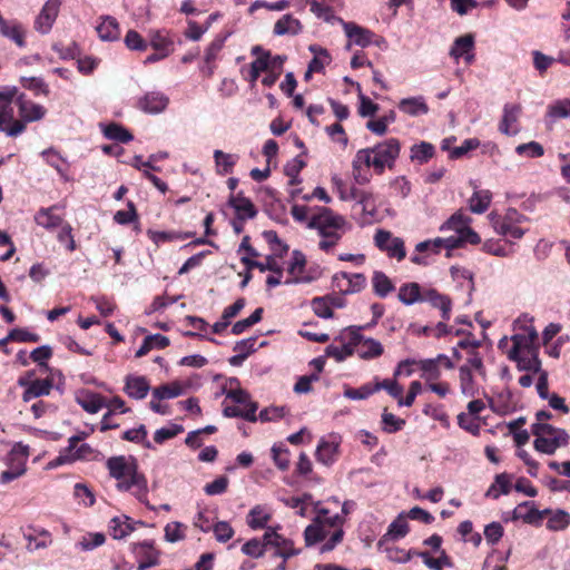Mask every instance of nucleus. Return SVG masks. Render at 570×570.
<instances>
[{"label": "nucleus", "instance_id": "obj_5", "mask_svg": "<svg viewBox=\"0 0 570 570\" xmlns=\"http://www.w3.org/2000/svg\"><path fill=\"white\" fill-rule=\"evenodd\" d=\"M17 88H7L0 91V130L9 137H17L24 131V124L14 118L16 107H18Z\"/></svg>", "mask_w": 570, "mask_h": 570}, {"label": "nucleus", "instance_id": "obj_13", "mask_svg": "<svg viewBox=\"0 0 570 570\" xmlns=\"http://www.w3.org/2000/svg\"><path fill=\"white\" fill-rule=\"evenodd\" d=\"M522 107L519 104H505L503 115L499 124V130L507 136H515L520 132L519 118Z\"/></svg>", "mask_w": 570, "mask_h": 570}, {"label": "nucleus", "instance_id": "obj_10", "mask_svg": "<svg viewBox=\"0 0 570 570\" xmlns=\"http://www.w3.org/2000/svg\"><path fill=\"white\" fill-rule=\"evenodd\" d=\"M116 488L121 492H130L140 503L153 509L147 499L148 481L145 474L139 471V468L134 470L121 483H116Z\"/></svg>", "mask_w": 570, "mask_h": 570}, {"label": "nucleus", "instance_id": "obj_30", "mask_svg": "<svg viewBox=\"0 0 570 570\" xmlns=\"http://www.w3.org/2000/svg\"><path fill=\"white\" fill-rule=\"evenodd\" d=\"M56 209V205L47 208H40L35 215L36 224L49 230L61 226L63 219L61 216L55 214Z\"/></svg>", "mask_w": 570, "mask_h": 570}, {"label": "nucleus", "instance_id": "obj_12", "mask_svg": "<svg viewBox=\"0 0 570 570\" xmlns=\"http://www.w3.org/2000/svg\"><path fill=\"white\" fill-rule=\"evenodd\" d=\"M106 465L110 476L114 478L117 483L125 481L130 473L138 468L136 459L131 456L126 458L124 455L109 458Z\"/></svg>", "mask_w": 570, "mask_h": 570}, {"label": "nucleus", "instance_id": "obj_47", "mask_svg": "<svg viewBox=\"0 0 570 570\" xmlns=\"http://www.w3.org/2000/svg\"><path fill=\"white\" fill-rule=\"evenodd\" d=\"M460 375V389L463 395L472 397L476 394L478 389L475 386L472 372L468 365H462L459 370Z\"/></svg>", "mask_w": 570, "mask_h": 570}, {"label": "nucleus", "instance_id": "obj_59", "mask_svg": "<svg viewBox=\"0 0 570 570\" xmlns=\"http://www.w3.org/2000/svg\"><path fill=\"white\" fill-rule=\"evenodd\" d=\"M375 392L376 389H374V385L371 384H364L358 389H353L350 386L344 387V396L354 401L365 400Z\"/></svg>", "mask_w": 570, "mask_h": 570}, {"label": "nucleus", "instance_id": "obj_31", "mask_svg": "<svg viewBox=\"0 0 570 570\" xmlns=\"http://www.w3.org/2000/svg\"><path fill=\"white\" fill-rule=\"evenodd\" d=\"M96 30L102 41H115L120 37L119 23L111 16L102 17L101 22L97 26Z\"/></svg>", "mask_w": 570, "mask_h": 570}, {"label": "nucleus", "instance_id": "obj_15", "mask_svg": "<svg viewBox=\"0 0 570 570\" xmlns=\"http://www.w3.org/2000/svg\"><path fill=\"white\" fill-rule=\"evenodd\" d=\"M60 4V0H48L45 3L35 22V27L39 32L46 35L51 30L58 17Z\"/></svg>", "mask_w": 570, "mask_h": 570}, {"label": "nucleus", "instance_id": "obj_35", "mask_svg": "<svg viewBox=\"0 0 570 570\" xmlns=\"http://www.w3.org/2000/svg\"><path fill=\"white\" fill-rule=\"evenodd\" d=\"M41 156L49 166L57 170L65 181L69 180V176L67 174L68 163L56 149H46L41 153Z\"/></svg>", "mask_w": 570, "mask_h": 570}, {"label": "nucleus", "instance_id": "obj_25", "mask_svg": "<svg viewBox=\"0 0 570 570\" xmlns=\"http://www.w3.org/2000/svg\"><path fill=\"white\" fill-rule=\"evenodd\" d=\"M228 204L235 209L238 219H252L257 215V210L252 200L243 196L242 193L236 196H230Z\"/></svg>", "mask_w": 570, "mask_h": 570}, {"label": "nucleus", "instance_id": "obj_40", "mask_svg": "<svg viewBox=\"0 0 570 570\" xmlns=\"http://www.w3.org/2000/svg\"><path fill=\"white\" fill-rule=\"evenodd\" d=\"M509 360L517 363L519 371H528L533 373L543 371L541 368V360L539 358V353L520 354L517 356V358Z\"/></svg>", "mask_w": 570, "mask_h": 570}, {"label": "nucleus", "instance_id": "obj_18", "mask_svg": "<svg viewBox=\"0 0 570 570\" xmlns=\"http://www.w3.org/2000/svg\"><path fill=\"white\" fill-rule=\"evenodd\" d=\"M338 448L340 441L336 436L321 439L315 452L316 460L324 465L333 464L336 461Z\"/></svg>", "mask_w": 570, "mask_h": 570}, {"label": "nucleus", "instance_id": "obj_21", "mask_svg": "<svg viewBox=\"0 0 570 570\" xmlns=\"http://www.w3.org/2000/svg\"><path fill=\"white\" fill-rule=\"evenodd\" d=\"M76 402L88 413H98L106 405V399L99 393L82 390L76 394Z\"/></svg>", "mask_w": 570, "mask_h": 570}, {"label": "nucleus", "instance_id": "obj_49", "mask_svg": "<svg viewBox=\"0 0 570 570\" xmlns=\"http://www.w3.org/2000/svg\"><path fill=\"white\" fill-rule=\"evenodd\" d=\"M372 283L374 293L382 298L386 297L395 288L392 281L383 272H375Z\"/></svg>", "mask_w": 570, "mask_h": 570}, {"label": "nucleus", "instance_id": "obj_4", "mask_svg": "<svg viewBox=\"0 0 570 570\" xmlns=\"http://www.w3.org/2000/svg\"><path fill=\"white\" fill-rule=\"evenodd\" d=\"M531 433L535 436L534 449L543 454L552 455L559 448L569 444L570 435L564 429L556 428L549 423H533Z\"/></svg>", "mask_w": 570, "mask_h": 570}, {"label": "nucleus", "instance_id": "obj_54", "mask_svg": "<svg viewBox=\"0 0 570 570\" xmlns=\"http://www.w3.org/2000/svg\"><path fill=\"white\" fill-rule=\"evenodd\" d=\"M183 393L180 384H164L153 390V397L156 400L174 399Z\"/></svg>", "mask_w": 570, "mask_h": 570}, {"label": "nucleus", "instance_id": "obj_52", "mask_svg": "<svg viewBox=\"0 0 570 570\" xmlns=\"http://www.w3.org/2000/svg\"><path fill=\"white\" fill-rule=\"evenodd\" d=\"M570 524V514L564 510H557L551 513L547 522V528L551 531H561Z\"/></svg>", "mask_w": 570, "mask_h": 570}, {"label": "nucleus", "instance_id": "obj_11", "mask_svg": "<svg viewBox=\"0 0 570 570\" xmlns=\"http://www.w3.org/2000/svg\"><path fill=\"white\" fill-rule=\"evenodd\" d=\"M537 338L538 333L534 328H530L527 334L512 335V347L507 353L508 358H517L520 354L539 353Z\"/></svg>", "mask_w": 570, "mask_h": 570}, {"label": "nucleus", "instance_id": "obj_41", "mask_svg": "<svg viewBox=\"0 0 570 570\" xmlns=\"http://www.w3.org/2000/svg\"><path fill=\"white\" fill-rule=\"evenodd\" d=\"M102 132L107 139L122 144L129 142L134 139V136L125 127L116 122L105 125L102 127Z\"/></svg>", "mask_w": 570, "mask_h": 570}, {"label": "nucleus", "instance_id": "obj_44", "mask_svg": "<svg viewBox=\"0 0 570 570\" xmlns=\"http://www.w3.org/2000/svg\"><path fill=\"white\" fill-rule=\"evenodd\" d=\"M340 277L347 281V287L342 289L344 294H353L362 291L365 287L366 278L363 274H348L346 272H342L341 274L335 275L334 279L337 281Z\"/></svg>", "mask_w": 570, "mask_h": 570}, {"label": "nucleus", "instance_id": "obj_64", "mask_svg": "<svg viewBox=\"0 0 570 570\" xmlns=\"http://www.w3.org/2000/svg\"><path fill=\"white\" fill-rule=\"evenodd\" d=\"M242 552L250 558H261L265 553L264 543L258 538H253L245 542Z\"/></svg>", "mask_w": 570, "mask_h": 570}, {"label": "nucleus", "instance_id": "obj_9", "mask_svg": "<svg viewBox=\"0 0 570 570\" xmlns=\"http://www.w3.org/2000/svg\"><path fill=\"white\" fill-rule=\"evenodd\" d=\"M374 244L381 252L386 253L390 258L401 262L406 256L404 240L401 237L393 236L390 230L377 229L374 235Z\"/></svg>", "mask_w": 570, "mask_h": 570}, {"label": "nucleus", "instance_id": "obj_38", "mask_svg": "<svg viewBox=\"0 0 570 570\" xmlns=\"http://www.w3.org/2000/svg\"><path fill=\"white\" fill-rule=\"evenodd\" d=\"M308 49L314 53L313 59L308 63L309 72H322L332 60L328 51L317 45H311Z\"/></svg>", "mask_w": 570, "mask_h": 570}, {"label": "nucleus", "instance_id": "obj_43", "mask_svg": "<svg viewBox=\"0 0 570 570\" xmlns=\"http://www.w3.org/2000/svg\"><path fill=\"white\" fill-rule=\"evenodd\" d=\"M434 154L435 148L431 142L421 141L420 144H415L411 147L410 158L411 160L422 165L433 158Z\"/></svg>", "mask_w": 570, "mask_h": 570}, {"label": "nucleus", "instance_id": "obj_61", "mask_svg": "<svg viewBox=\"0 0 570 570\" xmlns=\"http://www.w3.org/2000/svg\"><path fill=\"white\" fill-rule=\"evenodd\" d=\"M124 41L128 49L135 51H145L148 47L147 41L136 30H129Z\"/></svg>", "mask_w": 570, "mask_h": 570}, {"label": "nucleus", "instance_id": "obj_27", "mask_svg": "<svg viewBox=\"0 0 570 570\" xmlns=\"http://www.w3.org/2000/svg\"><path fill=\"white\" fill-rule=\"evenodd\" d=\"M474 47V37L471 33L458 37L450 50V56L458 60L461 57H464L466 62H471L473 60V55L470 52Z\"/></svg>", "mask_w": 570, "mask_h": 570}, {"label": "nucleus", "instance_id": "obj_36", "mask_svg": "<svg viewBox=\"0 0 570 570\" xmlns=\"http://www.w3.org/2000/svg\"><path fill=\"white\" fill-rule=\"evenodd\" d=\"M302 30L301 22L292 14H284L274 24V33L276 36L292 35L295 36Z\"/></svg>", "mask_w": 570, "mask_h": 570}, {"label": "nucleus", "instance_id": "obj_16", "mask_svg": "<svg viewBox=\"0 0 570 570\" xmlns=\"http://www.w3.org/2000/svg\"><path fill=\"white\" fill-rule=\"evenodd\" d=\"M423 302H428L433 308L441 312V317L444 321L451 318L452 299L444 294L439 293L434 288H423Z\"/></svg>", "mask_w": 570, "mask_h": 570}, {"label": "nucleus", "instance_id": "obj_32", "mask_svg": "<svg viewBox=\"0 0 570 570\" xmlns=\"http://www.w3.org/2000/svg\"><path fill=\"white\" fill-rule=\"evenodd\" d=\"M397 298L407 306L422 303L423 288L415 282L403 284L399 289Z\"/></svg>", "mask_w": 570, "mask_h": 570}, {"label": "nucleus", "instance_id": "obj_6", "mask_svg": "<svg viewBox=\"0 0 570 570\" xmlns=\"http://www.w3.org/2000/svg\"><path fill=\"white\" fill-rule=\"evenodd\" d=\"M495 233L508 238L509 242L520 239L525 234V230L520 225L528 220L527 216L519 213L514 208H509L504 216L492 212L488 216Z\"/></svg>", "mask_w": 570, "mask_h": 570}, {"label": "nucleus", "instance_id": "obj_28", "mask_svg": "<svg viewBox=\"0 0 570 570\" xmlns=\"http://www.w3.org/2000/svg\"><path fill=\"white\" fill-rule=\"evenodd\" d=\"M105 407H108V411L101 419L100 430L105 432L107 430L119 428L118 423L109 422V417H112L116 411H119L120 413H127L129 411V409L125 405V401L119 396H115L111 400L106 401Z\"/></svg>", "mask_w": 570, "mask_h": 570}, {"label": "nucleus", "instance_id": "obj_8", "mask_svg": "<svg viewBox=\"0 0 570 570\" xmlns=\"http://www.w3.org/2000/svg\"><path fill=\"white\" fill-rule=\"evenodd\" d=\"M367 326H350L346 331L351 335L352 344H355L357 355L362 360H373L380 357L383 352V345L375 338L365 337L361 331Z\"/></svg>", "mask_w": 570, "mask_h": 570}, {"label": "nucleus", "instance_id": "obj_56", "mask_svg": "<svg viewBox=\"0 0 570 570\" xmlns=\"http://www.w3.org/2000/svg\"><path fill=\"white\" fill-rule=\"evenodd\" d=\"M106 537L101 532L87 533L77 543V547L82 551H91L97 547L105 543Z\"/></svg>", "mask_w": 570, "mask_h": 570}, {"label": "nucleus", "instance_id": "obj_58", "mask_svg": "<svg viewBox=\"0 0 570 570\" xmlns=\"http://www.w3.org/2000/svg\"><path fill=\"white\" fill-rule=\"evenodd\" d=\"M21 85L23 88L33 91L36 95L48 96V85L40 77H22Z\"/></svg>", "mask_w": 570, "mask_h": 570}, {"label": "nucleus", "instance_id": "obj_33", "mask_svg": "<svg viewBox=\"0 0 570 570\" xmlns=\"http://www.w3.org/2000/svg\"><path fill=\"white\" fill-rule=\"evenodd\" d=\"M472 223V218L459 209L451 215L441 226L440 232L453 230L455 234H460Z\"/></svg>", "mask_w": 570, "mask_h": 570}, {"label": "nucleus", "instance_id": "obj_62", "mask_svg": "<svg viewBox=\"0 0 570 570\" xmlns=\"http://www.w3.org/2000/svg\"><path fill=\"white\" fill-rule=\"evenodd\" d=\"M183 431H184L183 425L170 424V426H168V428H161V429L156 430V432L154 434V440L156 443L163 444L165 441L177 436Z\"/></svg>", "mask_w": 570, "mask_h": 570}, {"label": "nucleus", "instance_id": "obj_63", "mask_svg": "<svg viewBox=\"0 0 570 570\" xmlns=\"http://www.w3.org/2000/svg\"><path fill=\"white\" fill-rule=\"evenodd\" d=\"M515 153L520 156H527L530 158H538L544 154L543 147L537 141H530L517 146Z\"/></svg>", "mask_w": 570, "mask_h": 570}, {"label": "nucleus", "instance_id": "obj_22", "mask_svg": "<svg viewBox=\"0 0 570 570\" xmlns=\"http://www.w3.org/2000/svg\"><path fill=\"white\" fill-rule=\"evenodd\" d=\"M341 21L343 29L345 31L346 37L353 41L355 45L360 47H367L373 37V32L366 28H363L354 22H345L338 18Z\"/></svg>", "mask_w": 570, "mask_h": 570}, {"label": "nucleus", "instance_id": "obj_20", "mask_svg": "<svg viewBox=\"0 0 570 570\" xmlns=\"http://www.w3.org/2000/svg\"><path fill=\"white\" fill-rule=\"evenodd\" d=\"M18 108L20 120L24 125L26 122L40 120L46 115V109L41 105L27 100L23 94L18 96Z\"/></svg>", "mask_w": 570, "mask_h": 570}, {"label": "nucleus", "instance_id": "obj_3", "mask_svg": "<svg viewBox=\"0 0 570 570\" xmlns=\"http://www.w3.org/2000/svg\"><path fill=\"white\" fill-rule=\"evenodd\" d=\"M307 227L317 230L322 238L318 248L328 253L338 244L351 226L342 215L335 214L327 207H322L309 218Z\"/></svg>", "mask_w": 570, "mask_h": 570}, {"label": "nucleus", "instance_id": "obj_42", "mask_svg": "<svg viewBox=\"0 0 570 570\" xmlns=\"http://www.w3.org/2000/svg\"><path fill=\"white\" fill-rule=\"evenodd\" d=\"M214 159L216 164V170L219 175H227L232 173L233 167L238 160V156L234 154H226L219 149L214 151Z\"/></svg>", "mask_w": 570, "mask_h": 570}, {"label": "nucleus", "instance_id": "obj_60", "mask_svg": "<svg viewBox=\"0 0 570 570\" xmlns=\"http://www.w3.org/2000/svg\"><path fill=\"white\" fill-rule=\"evenodd\" d=\"M422 373V377L426 381L438 380L441 375L440 366L432 358H425L417 362Z\"/></svg>", "mask_w": 570, "mask_h": 570}, {"label": "nucleus", "instance_id": "obj_24", "mask_svg": "<svg viewBox=\"0 0 570 570\" xmlns=\"http://www.w3.org/2000/svg\"><path fill=\"white\" fill-rule=\"evenodd\" d=\"M124 390L129 397L142 400L147 396L150 385L145 376L128 375Z\"/></svg>", "mask_w": 570, "mask_h": 570}, {"label": "nucleus", "instance_id": "obj_45", "mask_svg": "<svg viewBox=\"0 0 570 570\" xmlns=\"http://www.w3.org/2000/svg\"><path fill=\"white\" fill-rule=\"evenodd\" d=\"M271 514L262 505H255L247 515V524L250 529H265Z\"/></svg>", "mask_w": 570, "mask_h": 570}, {"label": "nucleus", "instance_id": "obj_50", "mask_svg": "<svg viewBox=\"0 0 570 570\" xmlns=\"http://www.w3.org/2000/svg\"><path fill=\"white\" fill-rule=\"evenodd\" d=\"M406 518L407 517L405 515V513H400L397 518L394 521H392L391 524L389 525L386 535L393 540L404 538L410 531Z\"/></svg>", "mask_w": 570, "mask_h": 570}, {"label": "nucleus", "instance_id": "obj_1", "mask_svg": "<svg viewBox=\"0 0 570 570\" xmlns=\"http://www.w3.org/2000/svg\"><path fill=\"white\" fill-rule=\"evenodd\" d=\"M401 151L397 138H389L371 148L357 150L352 160V176L356 184L365 185L371 180V171L382 175L385 168L392 169Z\"/></svg>", "mask_w": 570, "mask_h": 570}, {"label": "nucleus", "instance_id": "obj_48", "mask_svg": "<svg viewBox=\"0 0 570 570\" xmlns=\"http://www.w3.org/2000/svg\"><path fill=\"white\" fill-rule=\"evenodd\" d=\"M147 429L140 424L136 429H130L124 432L122 439L142 445L145 449L153 450V443L147 439Z\"/></svg>", "mask_w": 570, "mask_h": 570}, {"label": "nucleus", "instance_id": "obj_29", "mask_svg": "<svg viewBox=\"0 0 570 570\" xmlns=\"http://www.w3.org/2000/svg\"><path fill=\"white\" fill-rule=\"evenodd\" d=\"M399 109L411 117H417L429 112V106L422 96L401 99L399 102Z\"/></svg>", "mask_w": 570, "mask_h": 570}, {"label": "nucleus", "instance_id": "obj_2", "mask_svg": "<svg viewBox=\"0 0 570 570\" xmlns=\"http://www.w3.org/2000/svg\"><path fill=\"white\" fill-rule=\"evenodd\" d=\"M327 510L321 509L313 523L306 527L304 539L307 547H312L325 540L321 544L318 552L321 554L333 551L344 538L342 528L344 519L340 514L326 517Z\"/></svg>", "mask_w": 570, "mask_h": 570}, {"label": "nucleus", "instance_id": "obj_23", "mask_svg": "<svg viewBox=\"0 0 570 570\" xmlns=\"http://www.w3.org/2000/svg\"><path fill=\"white\" fill-rule=\"evenodd\" d=\"M137 523L144 524L142 522L132 521L125 514L114 517L108 527L110 535L116 540L125 539L135 530Z\"/></svg>", "mask_w": 570, "mask_h": 570}, {"label": "nucleus", "instance_id": "obj_19", "mask_svg": "<svg viewBox=\"0 0 570 570\" xmlns=\"http://www.w3.org/2000/svg\"><path fill=\"white\" fill-rule=\"evenodd\" d=\"M306 265L305 255L299 250H294L292 253V261L287 268L288 274L292 275V278H288L284 282L286 285L298 284V283H311L313 282V277L303 276V272Z\"/></svg>", "mask_w": 570, "mask_h": 570}, {"label": "nucleus", "instance_id": "obj_26", "mask_svg": "<svg viewBox=\"0 0 570 570\" xmlns=\"http://www.w3.org/2000/svg\"><path fill=\"white\" fill-rule=\"evenodd\" d=\"M0 33L12 40L20 48L26 46V31L22 24L16 20H6L2 18L0 21Z\"/></svg>", "mask_w": 570, "mask_h": 570}, {"label": "nucleus", "instance_id": "obj_46", "mask_svg": "<svg viewBox=\"0 0 570 570\" xmlns=\"http://www.w3.org/2000/svg\"><path fill=\"white\" fill-rule=\"evenodd\" d=\"M24 539L28 541L27 549L36 551L51 544V534L47 530L35 531V533H24Z\"/></svg>", "mask_w": 570, "mask_h": 570}, {"label": "nucleus", "instance_id": "obj_17", "mask_svg": "<svg viewBox=\"0 0 570 570\" xmlns=\"http://www.w3.org/2000/svg\"><path fill=\"white\" fill-rule=\"evenodd\" d=\"M169 104V98L160 91L145 94L138 101V107L146 114H160Z\"/></svg>", "mask_w": 570, "mask_h": 570}, {"label": "nucleus", "instance_id": "obj_51", "mask_svg": "<svg viewBox=\"0 0 570 570\" xmlns=\"http://www.w3.org/2000/svg\"><path fill=\"white\" fill-rule=\"evenodd\" d=\"M150 46L156 51H164L170 53L173 40L168 38V33L164 30H154L149 33Z\"/></svg>", "mask_w": 570, "mask_h": 570}, {"label": "nucleus", "instance_id": "obj_14", "mask_svg": "<svg viewBox=\"0 0 570 570\" xmlns=\"http://www.w3.org/2000/svg\"><path fill=\"white\" fill-rule=\"evenodd\" d=\"M130 549L134 554L144 559L139 562L137 570H147L159 563V553L155 550L153 540L131 543Z\"/></svg>", "mask_w": 570, "mask_h": 570}, {"label": "nucleus", "instance_id": "obj_7", "mask_svg": "<svg viewBox=\"0 0 570 570\" xmlns=\"http://www.w3.org/2000/svg\"><path fill=\"white\" fill-rule=\"evenodd\" d=\"M29 446L16 443L7 456L8 469L0 474V483L7 484L26 473Z\"/></svg>", "mask_w": 570, "mask_h": 570}, {"label": "nucleus", "instance_id": "obj_55", "mask_svg": "<svg viewBox=\"0 0 570 570\" xmlns=\"http://www.w3.org/2000/svg\"><path fill=\"white\" fill-rule=\"evenodd\" d=\"M532 504L531 502H523L520 504L514 511H513V519H522L525 523L529 524H538L543 519V512H540V510L531 507L529 511L525 514H521L519 510L522 507H528Z\"/></svg>", "mask_w": 570, "mask_h": 570}, {"label": "nucleus", "instance_id": "obj_57", "mask_svg": "<svg viewBox=\"0 0 570 570\" xmlns=\"http://www.w3.org/2000/svg\"><path fill=\"white\" fill-rule=\"evenodd\" d=\"M548 117L552 120L568 118L570 115V99H561L548 107Z\"/></svg>", "mask_w": 570, "mask_h": 570}, {"label": "nucleus", "instance_id": "obj_39", "mask_svg": "<svg viewBox=\"0 0 570 570\" xmlns=\"http://www.w3.org/2000/svg\"><path fill=\"white\" fill-rule=\"evenodd\" d=\"M52 389V382L50 380H35L28 385L22 394V400L29 402L32 399L48 395Z\"/></svg>", "mask_w": 570, "mask_h": 570}, {"label": "nucleus", "instance_id": "obj_37", "mask_svg": "<svg viewBox=\"0 0 570 570\" xmlns=\"http://www.w3.org/2000/svg\"><path fill=\"white\" fill-rule=\"evenodd\" d=\"M512 475L508 473L497 474L494 482L485 492V497L498 499L501 494H509L511 490Z\"/></svg>", "mask_w": 570, "mask_h": 570}, {"label": "nucleus", "instance_id": "obj_34", "mask_svg": "<svg viewBox=\"0 0 570 570\" xmlns=\"http://www.w3.org/2000/svg\"><path fill=\"white\" fill-rule=\"evenodd\" d=\"M492 193L488 189H475L469 199V209L474 214H483L490 207Z\"/></svg>", "mask_w": 570, "mask_h": 570}, {"label": "nucleus", "instance_id": "obj_53", "mask_svg": "<svg viewBox=\"0 0 570 570\" xmlns=\"http://www.w3.org/2000/svg\"><path fill=\"white\" fill-rule=\"evenodd\" d=\"M355 350V344H352V340L350 338L347 344H343L342 346L337 345H328L326 347V355L335 358L337 362L344 361L346 357L353 355Z\"/></svg>", "mask_w": 570, "mask_h": 570}]
</instances>
